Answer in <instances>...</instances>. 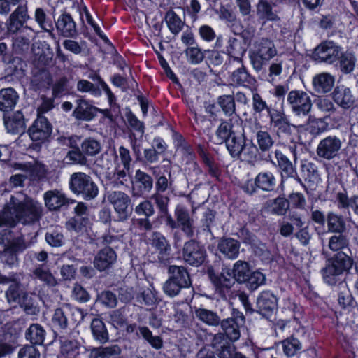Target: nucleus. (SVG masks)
<instances>
[{
  "label": "nucleus",
  "mask_w": 358,
  "mask_h": 358,
  "mask_svg": "<svg viewBox=\"0 0 358 358\" xmlns=\"http://www.w3.org/2000/svg\"><path fill=\"white\" fill-rule=\"evenodd\" d=\"M52 130V126L48 119L43 115H38L37 118L29 127L28 133L33 141L37 144H41L49 139Z\"/></svg>",
  "instance_id": "9d476101"
},
{
  "label": "nucleus",
  "mask_w": 358,
  "mask_h": 358,
  "mask_svg": "<svg viewBox=\"0 0 358 358\" xmlns=\"http://www.w3.org/2000/svg\"><path fill=\"white\" fill-rule=\"evenodd\" d=\"M241 120L240 118H230L229 120H222L220 125L215 131V143L222 144L226 143L231 136L241 129Z\"/></svg>",
  "instance_id": "ddd939ff"
},
{
  "label": "nucleus",
  "mask_w": 358,
  "mask_h": 358,
  "mask_svg": "<svg viewBox=\"0 0 358 358\" xmlns=\"http://www.w3.org/2000/svg\"><path fill=\"white\" fill-rule=\"evenodd\" d=\"M219 251L229 259H236L239 254L240 243L231 238H222L218 243Z\"/></svg>",
  "instance_id": "393cba45"
},
{
  "label": "nucleus",
  "mask_w": 358,
  "mask_h": 358,
  "mask_svg": "<svg viewBox=\"0 0 358 358\" xmlns=\"http://www.w3.org/2000/svg\"><path fill=\"white\" fill-rule=\"evenodd\" d=\"M204 248L194 240L187 241L182 248V258L189 265L199 266L206 259Z\"/></svg>",
  "instance_id": "9b49d317"
},
{
  "label": "nucleus",
  "mask_w": 358,
  "mask_h": 358,
  "mask_svg": "<svg viewBox=\"0 0 358 358\" xmlns=\"http://www.w3.org/2000/svg\"><path fill=\"white\" fill-rule=\"evenodd\" d=\"M69 186L74 194L81 196L85 200L94 199L99 193L98 186L92 178L83 172L71 174Z\"/></svg>",
  "instance_id": "20e7f679"
},
{
  "label": "nucleus",
  "mask_w": 358,
  "mask_h": 358,
  "mask_svg": "<svg viewBox=\"0 0 358 358\" xmlns=\"http://www.w3.org/2000/svg\"><path fill=\"white\" fill-rule=\"evenodd\" d=\"M226 338L231 342L237 341L241 336L240 327L241 324H238V321L233 319L221 320L220 324Z\"/></svg>",
  "instance_id": "2f4dec72"
},
{
  "label": "nucleus",
  "mask_w": 358,
  "mask_h": 358,
  "mask_svg": "<svg viewBox=\"0 0 358 358\" xmlns=\"http://www.w3.org/2000/svg\"><path fill=\"white\" fill-rule=\"evenodd\" d=\"M6 248L17 254L24 251L27 248V245L22 236L13 234Z\"/></svg>",
  "instance_id": "338daca9"
},
{
  "label": "nucleus",
  "mask_w": 358,
  "mask_h": 358,
  "mask_svg": "<svg viewBox=\"0 0 358 358\" xmlns=\"http://www.w3.org/2000/svg\"><path fill=\"white\" fill-rule=\"evenodd\" d=\"M4 125L8 132L18 134H23L26 129L23 114L20 111L14 113L12 115L4 117Z\"/></svg>",
  "instance_id": "6ab92c4d"
},
{
  "label": "nucleus",
  "mask_w": 358,
  "mask_h": 358,
  "mask_svg": "<svg viewBox=\"0 0 358 358\" xmlns=\"http://www.w3.org/2000/svg\"><path fill=\"white\" fill-rule=\"evenodd\" d=\"M30 18L27 1H26L24 3L18 5L6 20V26L7 32L10 34H15L22 28L33 31L30 27L24 26Z\"/></svg>",
  "instance_id": "423d86ee"
},
{
  "label": "nucleus",
  "mask_w": 358,
  "mask_h": 358,
  "mask_svg": "<svg viewBox=\"0 0 358 358\" xmlns=\"http://www.w3.org/2000/svg\"><path fill=\"white\" fill-rule=\"evenodd\" d=\"M163 192H155L150 197L155 201L159 211L162 215L168 214L169 196L162 194Z\"/></svg>",
  "instance_id": "69168bd1"
},
{
  "label": "nucleus",
  "mask_w": 358,
  "mask_h": 358,
  "mask_svg": "<svg viewBox=\"0 0 358 358\" xmlns=\"http://www.w3.org/2000/svg\"><path fill=\"white\" fill-rule=\"evenodd\" d=\"M30 40L21 34L13 38V48L15 52L22 54L29 50Z\"/></svg>",
  "instance_id": "774afa93"
},
{
  "label": "nucleus",
  "mask_w": 358,
  "mask_h": 358,
  "mask_svg": "<svg viewBox=\"0 0 358 358\" xmlns=\"http://www.w3.org/2000/svg\"><path fill=\"white\" fill-rule=\"evenodd\" d=\"M19 99L17 92L12 87L0 90V110L9 112L16 106Z\"/></svg>",
  "instance_id": "aec40b11"
},
{
  "label": "nucleus",
  "mask_w": 358,
  "mask_h": 358,
  "mask_svg": "<svg viewBox=\"0 0 358 358\" xmlns=\"http://www.w3.org/2000/svg\"><path fill=\"white\" fill-rule=\"evenodd\" d=\"M122 350L118 345L94 348L90 350V358H114L121 354Z\"/></svg>",
  "instance_id": "4c0bfd02"
},
{
  "label": "nucleus",
  "mask_w": 358,
  "mask_h": 358,
  "mask_svg": "<svg viewBox=\"0 0 358 358\" xmlns=\"http://www.w3.org/2000/svg\"><path fill=\"white\" fill-rule=\"evenodd\" d=\"M277 179L274 174L269 171L260 172L255 178L256 187L264 192L274 191Z\"/></svg>",
  "instance_id": "c756f323"
},
{
  "label": "nucleus",
  "mask_w": 358,
  "mask_h": 358,
  "mask_svg": "<svg viewBox=\"0 0 358 358\" xmlns=\"http://www.w3.org/2000/svg\"><path fill=\"white\" fill-rule=\"evenodd\" d=\"M257 305L259 311L265 315L276 308L277 298L270 291H264L257 298Z\"/></svg>",
  "instance_id": "c85d7f7f"
},
{
  "label": "nucleus",
  "mask_w": 358,
  "mask_h": 358,
  "mask_svg": "<svg viewBox=\"0 0 358 358\" xmlns=\"http://www.w3.org/2000/svg\"><path fill=\"white\" fill-rule=\"evenodd\" d=\"M343 48L333 41H324L320 43L313 52V58L317 62L332 64L338 61Z\"/></svg>",
  "instance_id": "6e6552de"
},
{
  "label": "nucleus",
  "mask_w": 358,
  "mask_h": 358,
  "mask_svg": "<svg viewBox=\"0 0 358 358\" xmlns=\"http://www.w3.org/2000/svg\"><path fill=\"white\" fill-rule=\"evenodd\" d=\"M176 220L182 231L188 237L194 236V220L190 216L188 210L181 205H178L174 211Z\"/></svg>",
  "instance_id": "2eb2a0df"
},
{
  "label": "nucleus",
  "mask_w": 358,
  "mask_h": 358,
  "mask_svg": "<svg viewBox=\"0 0 358 358\" xmlns=\"http://www.w3.org/2000/svg\"><path fill=\"white\" fill-rule=\"evenodd\" d=\"M135 180L136 182L140 183L141 189L145 192H150L153 187L152 177L140 169L136 171Z\"/></svg>",
  "instance_id": "bf43d9fd"
},
{
  "label": "nucleus",
  "mask_w": 358,
  "mask_h": 358,
  "mask_svg": "<svg viewBox=\"0 0 358 358\" xmlns=\"http://www.w3.org/2000/svg\"><path fill=\"white\" fill-rule=\"evenodd\" d=\"M34 20L41 29L50 33L52 37H54V34L51 31L52 24L42 8H37L35 10Z\"/></svg>",
  "instance_id": "5fc2aeb1"
},
{
  "label": "nucleus",
  "mask_w": 358,
  "mask_h": 358,
  "mask_svg": "<svg viewBox=\"0 0 358 358\" xmlns=\"http://www.w3.org/2000/svg\"><path fill=\"white\" fill-rule=\"evenodd\" d=\"M275 3L267 0H259L257 5V15L259 19L264 21H278L280 17L273 10Z\"/></svg>",
  "instance_id": "cd10ccee"
},
{
  "label": "nucleus",
  "mask_w": 358,
  "mask_h": 358,
  "mask_svg": "<svg viewBox=\"0 0 358 358\" xmlns=\"http://www.w3.org/2000/svg\"><path fill=\"white\" fill-rule=\"evenodd\" d=\"M350 245L349 236L344 232L335 233L329 238L328 247L333 252H338L348 248Z\"/></svg>",
  "instance_id": "ea45409f"
},
{
  "label": "nucleus",
  "mask_w": 358,
  "mask_h": 358,
  "mask_svg": "<svg viewBox=\"0 0 358 358\" xmlns=\"http://www.w3.org/2000/svg\"><path fill=\"white\" fill-rule=\"evenodd\" d=\"M338 60L339 61L340 69L344 73H351L355 69L357 61L352 52H343L342 50Z\"/></svg>",
  "instance_id": "09e8293b"
},
{
  "label": "nucleus",
  "mask_w": 358,
  "mask_h": 358,
  "mask_svg": "<svg viewBox=\"0 0 358 358\" xmlns=\"http://www.w3.org/2000/svg\"><path fill=\"white\" fill-rule=\"evenodd\" d=\"M115 252L110 248L106 247L99 250L94 259V267L100 271L110 268L116 262Z\"/></svg>",
  "instance_id": "dca6fc26"
},
{
  "label": "nucleus",
  "mask_w": 358,
  "mask_h": 358,
  "mask_svg": "<svg viewBox=\"0 0 358 358\" xmlns=\"http://www.w3.org/2000/svg\"><path fill=\"white\" fill-rule=\"evenodd\" d=\"M227 43L226 49L227 55L231 59L241 63L242 57L246 52V48L243 45L242 41L236 38L230 37Z\"/></svg>",
  "instance_id": "473e14b6"
},
{
  "label": "nucleus",
  "mask_w": 358,
  "mask_h": 358,
  "mask_svg": "<svg viewBox=\"0 0 358 358\" xmlns=\"http://www.w3.org/2000/svg\"><path fill=\"white\" fill-rule=\"evenodd\" d=\"M278 50L273 41L262 38L256 41L250 52V59L253 68L259 71L263 66L277 55Z\"/></svg>",
  "instance_id": "7ed1b4c3"
},
{
  "label": "nucleus",
  "mask_w": 358,
  "mask_h": 358,
  "mask_svg": "<svg viewBox=\"0 0 358 358\" xmlns=\"http://www.w3.org/2000/svg\"><path fill=\"white\" fill-rule=\"evenodd\" d=\"M199 154L207 168L208 173L211 176L217 179L220 174V171L219 166L215 162L213 158L201 148H199Z\"/></svg>",
  "instance_id": "864d4df0"
},
{
  "label": "nucleus",
  "mask_w": 358,
  "mask_h": 358,
  "mask_svg": "<svg viewBox=\"0 0 358 358\" xmlns=\"http://www.w3.org/2000/svg\"><path fill=\"white\" fill-rule=\"evenodd\" d=\"M328 231L332 233L345 232L346 224L342 215L329 212L327 215Z\"/></svg>",
  "instance_id": "58836bf2"
},
{
  "label": "nucleus",
  "mask_w": 358,
  "mask_h": 358,
  "mask_svg": "<svg viewBox=\"0 0 358 358\" xmlns=\"http://www.w3.org/2000/svg\"><path fill=\"white\" fill-rule=\"evenodd\" d=\"M315 90L318 93H327L334 85V78L329 73L324 72L316 75L313 80Z\"/></svg>",
  "instance_id": "bb28decb"
},
{
  "label": "nucleus",
  "mask_w": 358,
  "mask_h": 358,
  "mask_svg": "<svg viewBox=\"0 0 358 358\" xmlns=\"http://www.w3.org/2000/svg\"><path fill=\"white\" fill-rule=\"evenodd\" d=\"M8 289L6 292V297L9 303H17L21 299L22 293H20V284L17 281V275L15 274V281L12 282Z\"/></svg>",
  "instance_id": "680f3d73"
},
{
  "label": "nucleus",
  "mask_w": 358,
  "mask_h": 358,
  "mask_svg": "<svg viewBox=\"0 0 358 358\" xmlns=\"http://www.w3.org/2000/svg\"><path fill=\"white\" fill-rule=\"evenodd\" d=\"M332 97L336 103L344 109L350 108L354 103V97L350 88L343 85L336 87Z\"/></svg>",
  "instance_id": "5701e85b"
},
{
  "label": "nucleus",
  "mask_w": 358,
  "mask_h": 358,
  "mask_svg": "<svg viewBox=\"0 0 358 358\" xmlns=\"http://www.w3.org/2000/svg\"><path fill=\"white\" fill-rule=\"evenodd\" d=\"M76 106L73 112V116L78 120L89 122L96 115L98 108L93 106L85 99H77Z\"/></svg>",
  "instance_id": "f3484780"
},
{
  "label": "nucleus",
  "mask_w": 358,
  "mask_h": 358,
  "mask_svg": "<svg viewBox=\"0 0 358 358\" xmlns=\"http://www.w3.org/2000/svg\"><path fill=\"white\" fill-rule=\"evenodd\" d=\"M165 20L170 31L175 35L180 33L185 25V22L173 10L166 13Z\"/></svg>",
  "instance_id": "8fccbe9b"
},
{
  "label": "nucleus",
  "mask_w": 358,
  "mask_h": 358,
  "mask_svg": "<svg viewBox=\"0 0 358 358\" xmlns=\"http://www.w3.org/2000/svg\"><path fill=\"white\" fill-rule=\"evenodd\" d=\"M341 139L335 135H329L320 140L317 148V157L331 161L338 158L342 149Z\"/></svg>",
  "instance_id": "0eeeda50"
},
{
  "label": "nucleus",
  "mask_w": 358,
  "mask_h": 358,
  "mask_svg": "<svg viewBox=\"0 0 358 358\" xmlns=\"http://www.w3.org/2000/svg\"><path fill=\"white\" fill-rule=\"evenodd\" d=\"M259 150L252 143H247L236 158L242 162L252 164L257 160Z\"/></svg>",
  "instance_id": "a18cd8bd"
},
{
  "label": "nucleus",
  "mask_w": 358,
  "mask_h": 358,
  "mask_svg": "<svg viewBox=\"0 0 358 358\" xmlns=\"http://www.w3.org/2000/svg\"><path fill=\"white\" fill-rule=\"evenodd\" d=\"M275 158L277 162V166L279 168L282 178V182L284 179L294 178L299 182L302 181L299 177L296 167L292 162L281 150L276 149L274 151Z\"/></svg>",
  "instance_id": "4468645a"
},
{
  "label": "nucleus",
  "mask_w": 358,
  "mask_h": 358,
  "mask_svg": "<svg viewBox=\"0 0 358 358\" xmlns=\"http://www.w3.org/2000/svg\"><path fill=\"white\" fill-rule=\"evenodd\" d=\"M91 330L94 339L101 343H105L108 341V333L101 320L94 318L91 322Z\"/></svg>",
  "instance_id": "37998d69"
},
{
  "label": "nucleus",
  "mask_w": 358,
  "mask_h": 358,
  "mask_svg": "<svg viewBox=\"0 0 358 358\" xmlns=\"http://www.w3.org/2000/svg\"><path fill=\"white\" fill-rule=\"evenodd\" d=\"M257 148L262 152L268 151L274 144V141L270 134L266 131H258L256 134Z\"/></svg>",
  "instance_id": "6e6d98bb"
},
{
  "label": "nucleus",
  "mask_w": 358,
  "mask_h": 358,
  "mask_svg": "<svg viewBox=\"0 0 358 358\" xmlns=\"http://www.w3.org/2000/svg\"><path fill=\"white\" fill-rule=\"evenodd\" d=\"M187 60L191 64H199L204 58V52L199 48V45L187 48L185 51Z\"/></svg>",
  "instance_id": "4d7b16f0"
},
{
  "label": "nucleus",
  "mask_w": 358,
  "mask_h": 358,
  "mask_svg": "<svg viewBox=\"0 0 358 358\" xmlns=\"http://www.w3.org/2000/svg\"><path fill=\"white\" fill-rule=\"evenodd\" d=\"M35 279H38L48 287H55L57 285V280L45 265L36 266L32 272Z\"/></svg>",
  "instance_id": "c9c22d12"
},
{
  "label": "nucleus",
  "mask_w": 358,
  "mask_h": 358,
  "mask_svg": "<svg viewBox=\"0 0 358 358\" xmlns=\"http://www.w3.org/2000/svg\"><path fill=\"white\" fill-rule=\"evenodd\" d=\"M169 273L171 274L170 278L176 281V282H178L180 286L185 288L190 286L189 275L185 267L175 265L170 266Z\"/></svg>",
  "instance_id": "e433bc0d"
},
{
  "label": "nucleus",
  "mask_w": 358,
  "mask_h": 358,
  "mask_svg": "<svg viewBox=\"0 0 358 358\" xmlns=\"http://www.w3.org/2000/svg\"><path fill=\"white\" fill-rule=\"evenodd\" d=\"M196 317L206 325L217 327L221 323V319L217 313L203 308H195Z\"/></svg>",
  "instance_id": "f704fd0d"
},
{
  "label": "nucleus",
  "mask_w": 358,
  "mask_h": 358,
  "mask_svg": "<svg viewBox=\"0 0 358 358\" xmlns=\"http://www.w3.org/2000/svg\"><path fill=\"white\" fill-rule=\"evenodd\" d=\"M308 116L306 130L309 131L313 135H317L326 129L324 122L322 119L315 118L310 116V115Z\"/></svg>",
  "instance_id": "0e129e2a"
},
{
  "label": "nucleus",
  "mask_w": 358,
  "mask_h": 358,
  "mask_svg": "<svg viewBox=\"0 0 358 358\" xmlns=\"http://www.w3.org/2000/svg\"><path fill=\"white\" fill-rule=\"evenodd\" d=\"M217 103L221 108L224 114L230 118H239L236 114V104L234 99L231 95H223L217 99Z\"/></svg>",
  "instance_id": "79ce46f5"
},
{
  "label": "nucleus",
  "mask_w": 358,
  "mask_h": 358,
  "mask_svg": "<svg viewBox=\"0 0 358 358\" xmlns=\"http://www.w3.org/2000/svg\"><path fill=\"white\" fill-rule=\"evenodd\" d=\"M81 347L80 343L74 339L61 340V352L59 358H74Z\"/></svg>",
  "instance_id": "a19ab883"
},
{
  "label": "nucleus",
  "mask_w": 358,
  "mask_h": 358,
  "mask_svg": "<svg viewBox=\"0 0 358 358\" xmlns=\"http://www.w3.org/2000/svg\"><path fill=\"white\" fill-rule=\"evenodd\" d=\"M150 244L158 251L161 259L167 258L171 251V245L166 237L159 232H153L151 235Z\"/></svg>",
  "instance_id": "7c9ffc66"
},
{
  "label": "nucleus",
  "mask_w": 358,
  "mask_h": 358,
  "mask_svg": "<svg viewBox=\"0 0 358 358\" xmlns=\"http://www.w3.org/2000/svg\"><path fill=\"white\" fill-rule=\"evenodd\" d=\"M45 331L38 324L30 325L26 331V338L32 344L41 345L45 338Z\"/></svg>",
  "instance_id": "de8ad7c7"
},
{
  "label": "nucleus",
  "mask_w": 358,
  "mask_h": 358,
  "mask_svg": "<svg viewBox=\"0 0 358 358\" xmlns=\"http://www.w3.org/2000/svg\"><path fill=\"white\" fill-rule=\"evenodd\" d=\"M245 143V136L243 128L239 129L235 135L231 136V138L225 143L229 155L234 159L238 157Z\"/></svg>",
  "instance_id": "412c9836"
},
{
  "label": "nucleus",
  "mask_w": 358,
  "mask_h": 358,
  "mask_svg": "<svg viewBox=\"0 0 358 358\" xmlns=\"http://www.w3.org/2000/svg\"><path fill=\"white\" fill-rule=\"evenodd\" d=\"M353 264L352 259L346 254L339 252L329 259L322 269L324 281L329 285H335L343 282V273L349 270Z\"/></svg>",
  "instance_id": "f03ea898"
},
{
  "label": "nucleus",
  "mask_w": 358,
  "mask_h": 358,
  "mask_svg": "<svg viewBox=\"0 0 358 358\" xmlns=\"http://www.w3.org/2000/svg\"><path fill=\"white\" fill-rule=\"evenodd\" d=\"M266 276L259 271L251 272L245 281L247 287L251 290H256L259 286L265 284Z\"/></svg>",
  "instance_id": "13d9d810"
},
{
  "label": "nucleus",
  "mask_w": 358,
  "mask_h": 358,
  "mask_svg": "<svg viewBox=\"0 0 358 358\" xmlns=\"http://www.w3.org/2000/svg\"><path fill=\"white\" fill-rule=\"evenodd\" d=\"M209 275L215 288L216 292H217L222 298H226L231 287L234 284V280L230 268H224L219 274H215L210 271Z\"/></svg>",
  "instance_id": "f8f14e48"
},
{
  "label": "nucleus",
  "mask_w": 358,
  "mask_h": 358,
  "mask_svg": "<svg viewBox=\"0 0 358 358\" xmlns=\"http://www.w3.org/2000/svg\"><path fill=\"white\" fill-rule=\"evenodd\" d=\"M136 334L141 336L156 350H159L163 347L162 338L159 336H154L148 327L145 326H139Z\"/></svg>",
  "instance_id": "c03bdc74"
},
{
  "label": "nucleus",
  "mask_w": 358,
  "mask_h": 358,
  "mask_svg": "<svg viewBox=\"0 0 358 358\" xmlns=\"http://www.w3.org/2000/svg\"><path fill=\"white\" fill-rule=\"evenodd\" d=\"M286 101L293 114L297 117L310 115L313 102L309 94L301 90H292L287 94Z\"/></svg>",
  "instance_id": "39448f33"
},
{
  "label": "nucleus",
  "mask_w": 358,
  "mask_h": 358,
  "mask_svg": "<svg viewBox=\"0 0 358 358\" xmlns=\"http://www.w3.org/2000/svg\"><path fill=\"white\" fill-rule=\"evenodd\" d=\"M284 353L287 357H292L301 349L299 341L294 337L289 338L282 343Z\"/></svg>",
  "instance_id": "052dcab7"
},
{
  "label": "nucleus",
  "mask_w": 358,
  "mask_h": 358,
  "mask_svg": "<svg viewBox=\"0 0 358 358\" xmlns=\"http://www.w3.org/2000/svg\"><path fill=\"white\" fill-rule=\"evenodd\" d=\"M43 199L45 206L50 210H57L68 203V199L65 194L57 189L45 192Z\"/></svg>",
  "instance_id": "a211bd4d"
},
{
  "label": "nucleus",
  "mask_w": 358,
  "mask_h": 358,
  "mask_svg": "<svg viewBox=\"0 0 358 358\" xmlns=\"http://www.w3.org/2000/svg\"><path fill=\"white\" fill-rule=\"evenodd\" d=\"M81 150L87 156L93 157L101 150V143L94 138H87L80 144Z\"/></svg>",
  "instance_id": "603ef678"
},
{
  "label": "nucleus",
  "mask_w": 358,
  "mask_h": 358,
  "mask_svg": "<svg viewBox=\"0 0 358 358\" xmlns=\"http://www.w3.org/2000/svg\"><path fill=\"white\" fill-rule=\"evenodd\" d=\"M270 117L271 124L277 129L278 132L290 134L291 127L297 129H301L304 127L303 124H290L287 116L283 113H275L271 115Z\"/></svg>",
  "instance_id": "4be33fe9"
},
{
  "label": "nucleus",
  "mask_w": 358,
  "mask_h": 358,
  "mask_svg": "<svg viewBox=\"0 0 358 358\" xmlns=\"http://www.w3.org/2000/svg\"><path fill=\"white\" fill-rule=\"evenodd\" d=\"M126 118L127 120L129 127L131 129L130 139L131 145L134 149L137 141V137L136 134L134 131L136 132L139 136V138L141 139L144 135L145 127L143 122L138 120L131 111H129L126 114Z\"/></svg>",
  "instance_id": "b1692460"
},
{
  "label": "nucleus",
  "mask_w": 358,
  "mask_h": 358,
  "mask_svg": "<svg viewBox=\"0 0 358 358\" xmlns=\"http://www.w3.org/2000/svg\"><path fill=\"white\" fill-rule=\"evenodd\" d=\"M56 28L64 37H72L76 34V23L69 14L60 15L56 22Z\"/></svg>",
  "instance_id": "a878e982"
},
{
  "label": "nucleus",
  "mask_w": 358,
  "mask_h": 358,
  "mask_svg": "<svg viewBox=\"0 0 358 358\" xmlns=\"http://www.w3.org/2000/svg\"><path fill=\"white\" fill-rule=\"evenodd\" d=\"M34 298V296L29 295L27 292H22L21 299L18 302L26 313L29 315H36L39 312Z\"/></svg>",
  "instance_id": "3c124183"
},
{
  "label": "nucleus",
  "mask_w": 358,
  "mask_h": 358,
  "mask_svg": "<svg viewBox=\"0 0 358 358\" xmlns=\"http://www.w3.org/2000/svg\"><path fill=\"white\" fill-rule=\"evenodd\" d=\"M106 198L113 206L119 221L123 222L129 217L131 210L129 208L131 199L128 194L121 191H110Z\"/></svg>",
  "instance_id": "1a4fd4ad"
},
{
  "label": "nucleus",
  "mask_w": 358,
  "mask_h": 358,
  "mask_svg": "<svg viewBox=\"0 0 358 358\" xmlns=\"http://www.w3.org/2000/svg\"><path fill=\"white\" fill-rule=\"evenodd\" d=\"M71 313V306L64 304L55 310L52 317L53 326L61 330L66 329L68 327V316Z\"/></svg>",
  "instance_id": "72a5a7b5"
},
{
  "label": "nucleus",
  "mask_w": 358,
  "mask_h": 358,
  "mask_svg": "<svg viewBox=\"0 0 358 358\" xmlns=\"http://www.w3.org/2000/svg\"><path fill=\"white\" fill-rule=\"evenodd\" d=\"M34 53L35 56V59L38 62V65L40 66H45L49 65L52 60V52L50 51V48L49 45H47L46 50L49 52L48 54H46L43 49H41L39 46L37 48H34Z\"/></svg>",
  "instance_id": "e2e57ef3"
},
{
  "label": "nucleus",
  "mask_w": 358,
  "mask_h": 358,
  "mask_svg": "<svg viewBox=\"0 0 358 358\" xmlns=\"http://www.w3.org/2000/svg\"><path fill=\"white\" fill-rule=\"evenodd\" d=\"M44 208L38 201L22 193L11 196L0 212V226H15L17 222L34 224L42 217Z\"/></svg>",
  "instance_id": "f257e3e1"
},
{
  "label": "nucleus",
  "mask_w": 358,
  "mask_h": 358,
  "mask_svg": "<svg viewBox=\"0 0 358 358\" xmlns=\"http://www.w3.org/2000/svg\"><path fill=\"white\" fill-rule=\"evenodd\" d=\"M250 273L249 264L247 262L238 260L234 264L231 273L234 280L243 283L245 282Z\"/></svg>",
  "instance_id": "49530a36"
}]
</instances>
